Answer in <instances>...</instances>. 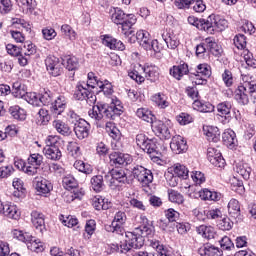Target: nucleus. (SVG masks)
<instances>
[{"instance_id":"obj_1","label":"nucleus","mask_w":256,"mask_h":256,"mask_svg":"<svg viewBox=\"0 0 256 256\" xmlns=\"http://www.w3.org/2000/svg\"><path fill=\"white\" fill-rule=\"evenodd\" d=\"M144 224L138 228H135L133 232H126V240L123 244H120L121 253L131 251V249H141L145 245V237L153 235V225L149 223L147 218L143 219Z\"/></svg>"},{"instance_id":"obj_2","label":"nucleus","mask_w":256,"mask_h":256,"mask_svg":"<svg viewBox=\"0 0 256 256\" xmlns=\"http://www.w3.org/2000/svg\"><path fill=\"white\" fill-rule=\"evenodd\" d=\"M121 113H123V103L117 98H112L110 105L99 104L93 106V108L89 110L88 115L91 119H95V121H105V119L115 120V117H119Z\"/></svg>"},{"instance_id":"obj_3","label":"nucleus","mask_w":256,"mask_h":256,"mask_svg":"<svg viewBox=\"0 0 256 256\" xmlns=\"http://www.w3.org/2000/svg\"><path fill=\"white\" fill-rule=\"evenodd\" d=\"M111 21H113L116 25H120L122 33L126 37H129V35H133L134 33L131 28L137 23V18L133 14H125L121 8H114L111 15Z\"/></svg>"},{"instance_id":"obj_4","label":"nucleus","mask_w":256,"mask_h":256,"mask_svg":"<svg viewBox=\"0 0 256 256\" xmlns=\"http://www.w3.org/2000/svg\"><path fill=\"white\" fill-rule=\"evenodd\" d=\"M93 82L85 83L78 82L75 91H74V99L76 101H87L90 105L95 104L97 101V96L91 89H95V84H91Z\"/></svg>"},{"instance_id":"obj_5","label":"nucleus","mask_w":256,"mask_h":256,"mask_svg":"<svg viewBox=\"0 0 256 256\" xmlns=\"http://www.w3.org/2000/svg\"><path fill=\"white\" fill-rule=\"evenodd\" d=\"M13 237L14 239H18V241H22V243H26L30 251H34L35 253H43V251H45V244H43L41 240L35 239V237L28 232L14 230Z\"/></svg>"},{"instance_id":"obj_6","label":"nucleus","mask_w":256,"mask_h":256,"mask_svg":"<svg viewBox=\"0 0 256 256\" xmlns=\"http://www.w3.org/2000/svg\"><path fill=\"white\" fill-rule=\"evenodd\" d=\"M128 171L132 173L134 179H136L142 187H149V185L153 183V172L141 165H132L128 168Z\"/></svg>"},{"instance_id":"obj_7","label":"nucleus","mask_w":256,"mask_h":256,"mask_svg":"<svg viewBox=\"0 0 256 256\" xmlns=\"http://www.w3.org/2000/svg\"><path fill=\"white\" fill-rule=\"evenodd\" d=\"M127 221V214L123 211H118L115 216L114 220L112 221L110 226L106 227V231H109L110 233H116L117 235H123L125 228H123V225H125Z\"/></svg>"},{"instance_id":"obj_8","label":"nucleus","mask_w":256,"mask_h":256,"mask_svg":"<svg viewBox=\"0 0 256 256\" xmlns=\"http://www.w3.org/2000/svg\"><path fill=\"white\" fill-rule=\"evenodd\" d=\"M45 65L52 77H59L63 73V59H59L56 56H48L45 59Z\"/></svg>"},{"instance_id":"obj_9","label":"nucleus","mask_w":256,"mask_h":256,"mask_svg":"<svg viewBox=\"0 0 256 256\" xmlns=\"http://www.w3.org/2000/svg\"><path fill=\"white\" fill-rule=\"evenodd\" d=\"M152 130L157 137H160V139L169 140L173 137V133L171 132L173 130L161 120L152 122Z\"/></svg>"},{"instance_id":"obj_10","label":"nucleus","mask_w":256,"mask_h":256,"mask_svg":"<svg viewBox=\"0 0 256 256\" xmlns=\"http://www.w3.org/2000/svg\"><path fill=\"white\" fill-rule=\"evenodd\" d=\"M37 53V48L31 42H24L23 47L21 48V55L18 58V63L21 67H25L31 59V55Z\"/></svg>"},{"instance_id":"obj_11","label":"nucleus","mask_w":256,"mask_h":256,"mask_svg":"<svg viewBox=\"0 0 256 256\" xmlns=\"http://www.w3.org/2000/svg\"><path fill=\"white\" fill-rule=\"evenodd\" d=\"M111 165L116 167H127L133 163V158L129 154H123L121 152H112L109 155Z\"/></svg>"},{"instance_id":"obj_12","label":"nucleus","mask_w":256,"mask_h":256,"mask_svg":"<svg viewBox=\"0 0 256 256\" xmlns=\"http://www.w3.org/2000/svg\"><path fill=\"white\" fill-rule=\"evenodd\" d=\"M33 184L38 195H47V193H51V191H53V184L45 178L36 177Z\"/></svg>"},{"instance_id":"obj_13","label":"nucleus","mask_w":256,"mask_h":256,"mask_svg":"<svg viewBox=\"0 0 256 256\" xmlns=\"http://www.w3.org/2000/svg\"><path fill=\"white\" fill-rule=\"evenodd\" d=\"M89 129H91V126L85 119L75 122L74 133L78 139H87L89 137Z\"/></svg>"},{"instance_id":"obj_14","label":"nucleus","mask_w":256,"mask_h":256,"mask_svg":"<svg viewBox=\"0 0 256 256\" xmlns=\"http://www.w3.org/2000/svg\"><path fill=\"white\" fill-rule=\"evenodd\" d=\"M170 149H172L173 153L176 155H180V153H185L187 151V141L182 136H174L172 137V141L170 143Z\"/></svg>"},{"instance_id":"obj_15","label":"nucleus","mask_w":256,"mask_h":256,"mask_svg":"<svg viewBox=\"0 0 256 256\" xmlns=\"http://www.w3.org/2000/svg\"><path fill=\"white\" fill-rule=\"evenodd\" d=\"M0 215L8 217V219H19L21 212L17 209V206L11 204H3L0 200Z\"/></svg>"},{"instance_id":"obj_16","label":"nucleus","mask_w":256,"mask_h":256,"mask_svg":"<svg viewBox=\"0 0 256 256\" xmlns=\"http://www.w3.org/2000/svg\"><path fill=\"white\" fill-rule=\"evenodd\" d=\"M31 221L38 233H45V215L37 210L32 211Z\"/></svg>"},{"instance_id":"obj_17","label":"nucleus","mask_w":256,"mask_h":256,"mask_svg":"<svg viewBox=\"0 0 256 256\" xmlns=\"http://www.w3.org/2000/svg\"><path fill=\"white\" fill-rule=\"evenodd\" d=\"M67 107V99H65V96L60 95L54 101H52L50 111L54 117H58V115H61L63 111H65V108Z\"/></svg>"},{"instance_id":"obj_18","label":"nucleus","mask_w":256,"mask_h":256,"mask_svg":"<svg viewBox=\"0 0 256 256\" xmlns=\"http://www.w3.org/2000/svg\"><path fill=\"white\" fill-rule=\"evenodd\" d=\"M142 150L145 153H148L151 159L154 160L156 163L161 161V152H159V149L157 148V144L155 143L154 140H151V139L147 140Z\"/></svg>"},{"instance_id":"obj_19","label":"nucleus","mask_w":256,"mask_h":256,"mask_svg":"<svg viewBox=\"0 0 256 256\" xmlns=\"http://www.w3.org/2000/svg\"><path fill=\"white\" fill-rule=\"evenodd\" d=\"M249 88H247V82L243 81V85L239 86L236 90L234 99L239 103V105H248L249 104Z\"/></svg>"},{"instance_id":"obj_20","label":"nucleus","mask_w":256,"mask_h":256,"mask_svg":"<svg viewBox=\"0 0 256 256\" xmlns=\"http://www.w3.org/2000/svg\"><path fill=\"white\" fill-rule=\"evenodd\" d=\"M102 43L103 45H105V47H108L109 49L125 51V44H123L121 40L113 38V36L105 35L102 39Z\"/></svg>"},{"instance_id":"obj_21","label":"nucleus","mask_w":256,"mask_h":256,"mask_svg":"<svg viewBox=\"0 0 256 256\" xmlns=\"http://www.w3.org/2000/svg\"><path fill=\"white\" fill-rule=\"evenodd\" d=\"M174 175L175 176H173L171 180L174 181L172 183V187L177 185V181H179V179H189V170L184 165L176 164L174 167Z\"/></svg>"},{"instance_id":"obj_22","label":"nucleus","mask_w":256,"mask_h":256,"mask_svg":"<svg viewBox=\"0 0 256 256\" xmlns=\"http://www.w3.org/2000/svg\"><path fill=\"white\" fill-rule=\"evenodd\" d=\"M136 39L139 45L142 46L145 51H149L151 49V44L153 43V40H151L149 32L139 30L136 33Z\"/></svg>"},{"instance_id":"obj_23","label":"nucleus","mask_w":256,"mask_h":256,"mask_svg":"<svg viewBox=\"0 0 256 256\" xmlns=\"http://www.w3.org/2000/svg\"><path fill=\"white\" fill-rule=\"evenodd\" d=\"M201 256H223V251L212 244L206 243L198 249Z\"/></svg>"},{"instance_id":"obj_24","label":"nucleus","mask_w":256,"mask_h":256,"mask_svg":"<svg viewBox=\"0 0 256 256\" xmlns=\"http://www.w3.org/2000/svg\"><path fill=\"white\" fill-rule=\"evenodd\" d=\"M187 73H189V65H187L185 62L170 68V75H172V77L178 81H181V78L184 75H187Z\"/></svg>"},{"instance_id":"obj_25","label":"nucleus","mask_w":256,"mask_h":256,"mask_svg":"<svg viewBox=\"0 0 256 256\" xmlns=\"http://www.w3.org/2000/svg\"><path fill=\"white\" fill-rule=\"evenodd\" d=\"M203 131L208 141H212V143H218V141L221 140V131L218 127L206 126L203 128Z\"/></svg>"},{"instance_id":"obj_26","label":"nucleus","mask_w":256,"mask_h":256,"mask_svg":"<svg viewBox=\"0 0 256 256\" xmlns=\"http://www.w3.org/2000/svg\"><path fill=\"white\" fill-rule=\"evenodd\" d=\"M222 141L226 147L233 149V147L237 145V135L235 134V131L231 129L225 130L222 134Z\"/></svg>"},{"instance_id":"obj_27","label":"nucleus","mask_w":256,"mask_h":256,"mask_svg":"<svg viewBox=\"0 0 256 256\" xmlns=\"http://www.w3.org/2000/svg\"><path fill=\"white\" fill-rule=\"evenodd\" d=\"M205 43L207 45V49L211 55H214V57H221V54L223 53V49L217 42L215 41V38L208 37L205 39Z\"/></svg>"},{"instance_id":"obj_28","label":"nucleus","mask_w":256,"mask_h":256,"mask_svg":"<svg viewBox=\"0 0 256 256\" xmlns=\"http://www.w3.org/2000/svg\"><path fill=\"white\" fill-rule=\"evenodd\" d=\"M198 235L204 237V239H217V232L215 228L211 226L200 225L196 228Z\"/></svg>"},{"instance_id":"obj_29","label":"nucleus","mask_w":256,"mask_h":256,"mask_svg":"<svg viewBox=\"0 0 256 256\" xmlns=\"http://www.w3.org/2000/svg\"><path fill=\"white\" fill-rule=\"evenodd\" d=\"M200 31H206V33H213L215 31V14H211L207 19L201 18Z\"/></svg>"},{"instance_id":"obj_30","label":"nucleus","mask_w":256,"mask_h":256,"mask_svg":"<svg viewBox=\"0 0 256 256\" xmlns=\"http://www.w3.org/2000/svg\"><path fill=\"white\" fill-rule=\"evenodd\" d=\"M11 93L18 99H24L27 94V86H25L21 81H16L12 85Z\"/></svg>"},{"instance_id":"obj_31","label":"nucleus","mask_w":256,"mask_h":256,"mask_svg":"<svg viewBox=\"0 0 256 256\" xmlns=\"http://www.w3.org/2000/svg\"><path fill=\"white\" fill-rule=\"evenodd\" d=\"M44 154L47 159H51V161H59L61 157H63V154L61 153V150L59 147H45L44 148Z\"/></svg>"},{"instance_id":"obj_32","label":"nucleus","mask_w":256,"mask_h":256,"mask_svg":"<svg viewBox=\"0 0 256 256\" xmlns=\"http://www.w3.org/2000/svg\"><path fill=\"white\" fill-rule=\"evenodd\" d=\"M52 125L60 135H63L64 137H69L71 135V128H69V125L62 120H54Z\"/></svg>"},{"instance_id":"obj_33","label":"nucleus","mask_w":256,"mask_h":256,"mask_svg":"<svg viewBox=\"0 0 256 256\" xmlns=\"http://www.w3.org/2000/svg\"><path fill=\"white\" fill-rule=\"evenodd\" d=\"M162 39L168 49H177L179 47V39L173 34L163 33Z\"/></svg>"},{"instance_id":"obj_34","label":"nucleus","mask_w":256,"mask_h":256,"mask_svg":"<svg viewBox=\"0 0 256 256\" xmlns=\"http://www.w3.org/2000/svg\"><path fill=\"white\" fill-rule=\"evenodd\" d=\"M12 185L15 189L13 192V197H16L17 199L25 197V187H23V180L20 178H15Z\"/></svg>"},{"instance_id":"obj_35","label":"nucleus","mask_w":256,"mask_h":256,"mask_svg":"<svg viewBox=\"0 0 256 256\" xmlns=\"http://www.w3.org/2000/svg\"><path fill=\"white\" fill-rule=\"evenodd\" d=\"M62 63L68 71H75V69H79V59L75 56H65L64 59H62Z\"/></svg>"},{"instance_id":"obj_36","label":"nucleus","mask_w":256,"mask_h":256,"mask_svg":"<svg viewBox=\"0 0 256 256\" xmlns=\"http://www.w3.org/2000/svg\"><path fill=\"white\" fill-rule=\"evenodd\" d=\"M228 213L234 219H237L241 215V206L237 199H231L228 203Z\"/></svg>"},{"instance_id":"obj_37","label":"nucleus","mask_w":256,"mask_h":256,"mask_svg":"<svg viewBox=\"0 0 256 256\" xmlns=\"http://www.w3.org/2000/svg\"><path fill=\"white\" fill-rule=\"evenodd\" d=\"M91 187L96 193H101L105 188V182L103 181L102 175L93 176L90 180Z\"/></svg>"},{"instance_id":"obj_38","label":"nucleus","mask_w":256,"mask_h":256,"mask_svg":"<svg viewBox=\"0 0 256 256\" xmlns=\"http://www.w3.org/2000/svg\"><path fill=\"white\" fill-rule=\"evenodd\" d=\"M62 185L64 189H66L67 191H71V189H77V187H79L77 179H75V177H73V175L71 174H68L63 177Z\"/></svg>"},{"instance_id":"obj_39","label":"nucleus","mask_w":256,"mask_h":256,"mask_svg":"<svg viewBox=\"0 0 256 256\" xmlns=\"http://www.w3.org/2000/svg\"><path fill=\"white\" fill-rule=\"evenodd\" d=\"M235 171L238 173V175H241L245 181L251 177V168L247 163H238L235 167Z\"/></svg>"},{"instance_id":"obj_40","label":"nucleus","mask_w":256,"mask_h":256,"mask_svg":"<svg viewBox=\"0 0 256 256\" xmlns=\"http://www.w3.org/2000/svg\"><path fill=\"white\" fill-rule=\"evenodd\" d=\"M192 75H195V77H205L206 79H209L211 77V66L208 64H200Z\"/></svg>"},{"instance_id":"obj_41","label":"nucleus","mask_w":256,"mask_h":256,"mask_svg":"<svg viewBox=\"0 0 256 256\" xmlns=\"http://www.w3.org/2000/svg\"><path fill=\"white\" fill-rule=\"evenodd\" d=\"M193 108L200 111V113H211L213 111V104L202 102L201 100H194Z\"/></svg>"},{"instance_id":"obj_42","label":"nucleus","mask_w":256,"mask_h":256,"mask_svg":"<svg viewBox=\"0 0 256 256\" xmlns=\"http://www.w3.org/2000/svg\"><path fill=\"white\" fill-rule=\"evenodd\" d=\"M200 198L203 199V201H219L221 194L209 189H204L200 191Z\"/></svg>"},{"instance_id":"obj_43","label":"nucleus","mask_w":256,"mask_h":256,"mask_svg":"<svg viewBox=\"0 0 256 256\" xmlns=\"http://www.w3.org/2000/svg\"><path fill=\"white\" fill-rule=\"evenodd\" d=\"M110 173L113 181H117L118 183H129L125 170L113 169Z\"/></svg>"},{"instance_id":"obj_44","label":"nucleus","mask_w":256,"mask_h":256,"mask_svg":"<svg viewBox=\"0 0 256 256\" xmlns=\"http://www.w3.org/2000/svg\"><path fill=\"white\" fill-rule=\"evenodd\" d=\"M27 103L33 105L34 107H41L40 94L38 95L35 92H26V95L23 98Z\"/></svg>"},{"instance_id":"obj_45","label":"nucleus","mask_w":256,"mask_h":256,"mask_svg":"<svg viewBox=\"0 0 256 256\" xmlns=\"http://www.w3.org/2000/svg\"><path fill=\"white\" fill-rule=\"evenodd\" d=\"M51 120V116H49V111L41 108L36 116V123L37 125H47Z\"/></svg>"},{"instance_id":"obj_46","label":"nucleus","mask_w":256,"mask_h":256,"mask_svg":"<svg viewBox=\"0 0 256 256\" xmlns=\"http://www.w3.org/2000/svg\"><path fill=\"white\" fill-rule=\"evenodd\" d=\"M152 101L160 108L167 109L169 107V101H167V96L165 94L158 93L152 97Z\"/></svg>"},{"instance_id":"obj_47","label":"nucleus","mask_w":256,"mask_h":256,"mask_svg":"<svg viewBox=\"0 0 256 256\" xmlns=\"http://www.w3.org/2000/svg\"><path fill=\"white\" fill-rule=\"evenodd\" d=\"M54 99L55 94H53V92H51L50 90H44V92L40 94V105H52Z\"/></svg>"},{"instance_id":"obj_48","label":"nucleus","mask_w":256,"mask_h":256,"mask_svg":"<svg viewBox=\"0 0 256 256\" xmlns=\"http://www.w3.org/2000/svg\"><path fill=\"white\" fill-rule=\"evenodd\" d=\"M97 87L100 89L99 92L101 93L102 91L106 97L113 95V85L108 80L97 82Z\"/></svg>"},{"instance_id":"obj_49","label":"nucleus","mask_w":256,"mask_h":256,"mask_svg":"<svg viewBox=\"0 0 256 256\" xmlns=\"http://www.w3.org/2000/svg\"><path fill=\"white\" fill-rule=\"evenodd\" d=\"M74 167L77 169V171H80V173H85V175H91V173H93V167H91L89 164H85L83 160L75 161Z\"/></svg>"},{"instance_id":"obj_50","label":"nucleus","mask_w":256,"mask_h":256,"mask_svg":"<svg viewBox=\"0 0 256 256\" xmlns=\"http://www.w3.org/2000/svg\"><path fill=\"white\" fill-rule=\"evenodd\" d=\"M10 115L18 121H25V110L19 106H11L9 108Z\"/></svg>"},{"instance_id":"obj_51","label":"nucleus","mask_w":256,"mask_h":256,"mask_svg":"<svg viewBox=\"0 0 256 256\" xmlns=\"http://www.w3.org/2000/svg\"><path fill=\"white\" fill-rule=\"evenodd\" d=\"M218 229H221V231H231L233 229V221L227 216H224L219 219L217 223Z\"/></svg>"},{"instance_id":"obj_52","label":"nucleus","mask_w":256,"mask_h":256,"mask_svg":"<svg viewBox=\"0 0 256 256\" xmlns=\"http://www.w3.org/2000/svg\"><path fill=\"white\" fill-rule=\"evenodd\" d=\"M136 115L137 117H139V119H142L143 121H146V123H153V114L151 113V111L147 110L146 108H139L136 111Z\"/></svg>"},{"instance_id":"obj_53","label":"nucleus","mask_w":256,"mask_h":256,"mask_svg":"<svg viewBox=\"0 0 256 256\" xmlns=\"http://www.w3.org/2000/svg\"><path fill=\"white\" fill-rule=\"evenodd\" d=\"M168 199L171 203H177V205H183L185 202V198L182 194L175 190H168Z\"/></svg>"},{"instance_id":"obj_54","label":"nucleus","mask_w":256,"mask_h":256,"mask_svg":"<svg viewBox=\"0 0 256 256\" xmlns=\"http://www.w3.org/2000/svg\"><path fill=\"white\" fill-rule=\"evenodd\" d=\"M92 205L94 209H96V211H101V209H103L104 211H107V209H109V204L105 202V198L101 196L95 197Z\"/></svg>"},{"instance_id":"obj_55","label":"nucleus","mask_w":256,"mask_h":256,"mask_svg":"<svg viewBox=\"0 0 256 256\" xmlns=\"http://www.w3.org/2000/svg\"><path fill=\"white\" fill-rule=\"evenodd\" d=\"M144 73L146 74L149 81H157L159 79V72L155 66H147L144 68Z\"/></svg>"},{"instance_id":"obj_56","label":"nucleus","mask_w":256,"mask_h":256,"mask_svg":"<svg viewBox=\"0 0 256 256\" xmlns=\"http://www.w3.org/2000/svg\"><path fill=\"white\" fill-rule=\"evenodd\" d=\"M231 102H221L217 105V111L221 117H227L231 113Z\"/></svg>"},{"instance_id":"obj_57","label":"nucleus","mask_w":256,"mask_h":256,"mask_svg":"<svg viewBox=\"0 0 256 256\" xmlns=\"http://www.w3.org/2000/svg\"><path fill=\"white\" fill-rule=\"evenodd\" d=\"M106 129L109 133V136L114 139V141H119L121 139V131L117 127L113 126L111 122L106 123Z\"/></svg>"},{"instance_id":"obj_58","label":"nucleus","mask_w":256,"mask_h":256,"mask_svg":"<svg viewBox=\"0 0 256 256\" xmlns=\"http://www.w3.org/2000/svg\"><path fill=\"white\" fill-rule=\"evenodd\" d=\"M61 34L66 35V37H69L70 41H75V39L77 38V33L68 24H64L61 26Z\"/></svg>"},{"instance_id":"obj_59","label":"nucleus","mask_w":256,"mask_h":256,"mask_svg":"<svg viewBox=\"0 0 256 256\" xmlns=\"http://www.w3.org/2000/svg\"><path fill=\"white\" fill-rule=\"evenodd\" d=\"M28 165L38 168L41 167L43 165V155L39 153L31 154L28 158Z\"/></svg>"},{"instance_id":"obj_60","label":"nucleus","mask_w":256,"mask_h":256,"mask_svg":"<svg viewBox=\"0 0 256 256\" xmlns=\"http://www.w3.org/2000/svg\"><path fill=\"white\" fill-rule=\"evenodd\" d=\"M16 167H18V169H21L24 173H26V175L29 176H33V175H37V170L39 169L37 166H33V165H28L26 166L25 163H20L16 164Z\"/></svg>"},{"instance_id":"obj_61","label":"nucleus","mask_w":256,"mask_h":256,"mask_svg":"<svg viewBox=\"0 0 256 256\" xmlns=\"http://www.w3.org/2000/svg\"><path fill=\"white\" fill-rule=\"evenodd\" d=\"M208 161L214 165V167H225V159L221 153H217L214 157L208 158Z\"/></svg>"},{"instance_id":"obj_62","label":"nucleus","mask_w":256,"mask_h":256,"mask_svg":"<svg viewBox=\"0 0 256 256\" xmlns=\"http://www.w3.org/2000/svg\"><path fill=\"white\" fill-rule=\"evenodd\" d=\"M226 27H227V20H225L219 15H215L214 31L215 29H218V31H225Z\"/></svg>"},{"instance_id":"obj_63","label":"nucleus","mask_w":256,"mask_h":256,"mask_svg":"<svg viewBox=\"0 0 256 256\" xmlns=\"http://www.w3.org/2000/svg\"><path fill=\"white\" fill-rule=\"evenodd\" d=\"M222 81L227 87H233V73L230 70L226 69L222 73Z\"/></svg>"},{"instance_id":"obj_64","label":"nucleus","mask_w":256,"mask_h":256,"mask_svg":"<svg viewBox=\"0 0 256 256\" xmlns=\"http://www.w3.org/2000/svg\"><path fill=\"white\" fill-rule=\"evenodd\" d=\"M61 145V141L59 136L57 135H50L46 139V147H59Z\"/></svg>"}]
</instances>
